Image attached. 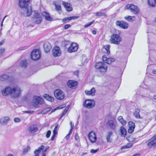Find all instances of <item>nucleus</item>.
Wrapping results in <instances>:
<instances>
[{"instance_id":"obj_35","label":"nucleus","mask_w":156,"mask_h":156,"mask_svg":"<svg viewBox=\"0 0 156 156\" xmlns=\"http://www.w3.org/2000/svg\"><path fill=\"white\" fill-rule=\"evenodd\" d=\"M104 48L105 50V52L108 55L110 54V51L109 50L110 45H105L104 46Z\"/></svg>"},{"instance_id":"obj_38","label":"nucleus","mask_w":156,"mask_h":156,"mask_svg":"<svg viewBox=\"0 0 156 156\" xmlns=\"http://www.w3.org/2000/svg\"><path fill=\"white\" fill-rule=\"evenodd\" d=\"M54 5L55 6V9L56 11H58L61 10V7L59 4L55 3Z\"/></svg>"},{"instance_id":"obj_33","label":"nucleus","mask_w":156,"mask_h":156,"mask_svg":"<svg viewBox=\"0 0 156 156\" xmlns=\"http://www.w3.org/2000/svg\"><path fill=\"white\" fill-rule=\"evenodd\" d=\"M125 19L127 21L132 22L135 20V17L134 16H127L125 17Z\"/></svg>"},{"instance_id":"obj_25","label":"nucleus","mask_w":156,"mask_h":156,"mask_svg":"<svg viewBox=\"0 0 156 156\" xmlns=\"http://www.w3.org/2000/svg\"><path fill=\"white\" fill-rule=\"evenodd\" d=\"M78 18V16H71L68 17H66L63 19L62 21L64 23H66L67 22H68L69 21L72 20L76 19Z\"/></svg>"},{"instance_id":"obj_4","label":"nucleus","mask_w":156,"mask_h":156,"mask_svg":"<svg viewBox=\"0 0 156 156\" xmlns=\"http://www.w3.org/2000/svg\"><path fill=\"white\" fill-rule=\"evenodd\" d=\"M55 97L58 100H63L65 97L64 93L60 89L55 90L54 92Z\"/></svg>"},{"instance_id":"obj_46","label":"nucleus","mask_w":156,"mask_h":156,"mask_svg":"<svg viewBox=\"0 0 156 156\" xmlns=\"http://www.w3.org/2000/svg\"><path fill=\"white\" fill-rule=\"evenodd\" d=\"M129 129L128 130V132L129 133H132L134 131V129L135 127H129Z\"/></svg>"},{"instance_id":"obj_49","label":"nucleus","mask_w":156,"mask_h":156,"mask_svg":"<svg viewBox=\"0 0 156 156\" xmlns=\"http://www.w3.org/2000/svg\"><path fill=\"white\" fill-rule=\"evenodd\" d=\"M51 132L50 130H49L48 131L46 134V137L47 138H48L50 137L51 134Z\"/></svg>"},{"instance_id":"obj_52","label":"nucleus","mask_w":156,"mask_h":156,"mask_svg":"<svg viewBox=\"0 0 156 156\" xmlns=\"http://www.w3.org/2000/svg\"><path fill=\"white\" fill-rule=\"evenodd\" d=\"M98 149H97L96 150L92 149L90 150V152L91 153H94L96 152L98 150Z\"/></svg>"},{"instance_id":"obj_59","label":"nucleus","mask_w":156,"mask_h":156,"mask_svg":"<svg viewBox=\"0 0 156 156\" xmlns=\"http://www.w3.org/2000/svg\"><path fill=\"white\" fill-rule=\"evenodd\" d=\"M34 112V111H26L25 112V113H27L29 114L32 113Z\"/></svg>"},{"instance_id":"obj_7","label":"nucleus","mask_w":156,"mask_h":156,"mask_svg":"<svg viewBox=\"0 0 156 156\" xmlns=\"http://www.w3.org/2000/svg\"><path fill=\"white\" fill-rule=\"evenodd\" d=\"M121 41V38L117 34H113L111 37L110 41L112 43L118 44Z\"/></svg>"},{"instance_id":"obj_29","label":"nucleus","mask_w":156,"mask_h":156,"mask_svg":"<svg viewBox=\"0 0 156 156\" xmlns=\"http://www.w3.org/2000/svg\"><path fill=\"white\" fill-rule=\"evenodd\" d=\"M140 110L138 109H135V111L133 113V115L137 119H141L142 118L140 117V115L139 114Z\"/></svg>"},{"instance_id":"obj_3","label":"nucleus","mask_w":156,"mask_h":156,"mask_svg":"<svg viewBox=\"0 0 156 156\" xmlns=\"http://www.w3.org/2000/svg\"><path fill=\"white\" fill-rule=\"evenodd\" d=\"M95 68L99 71L101 73H105L107 70V66L102 62H100L96 63L95 65Z\"/></svg>"},{"instance_id":"obj_32","label":"nucleus","mask_w":156,"mask_h":156,"mask_svg":"<svg viewBox=\"0 0 156 156\" xmlns=\"http://www.w3.org/2000/svg\"><path fill=\"white\" fill-rule=\"evenodd\" d=\"M117 119L119 121L123 126H124L126 124V121L123 119L122 116H119L118 117Z\"/></svg>"},{"instance_id":"obj_63","label":"nucleus","mask_w":156,"mask_h":156,"mask_svg":"<svg viewBox=\"0 0 156 156\" xmlns=\"http://www.w3.org/2000/svg\"><path fill=\"white\" fill-rule=\"evenodd\" d=\"M70 125L71 126V128H74V124L72 123V121L70 122Z\"/></svg>"},{"instance_id":"obj_26","label":"nucleus","mask_w":156,"mask_h":156,"mask_svg":"<svg viewBox=\"0 0 156 156\" xmlns=\"http://www.w3.org/2000/svg\"><path fill=\"white\" fill-rule=\"evenodd\" d=\"M44 147V146L43 145H42L37 149L34 152L35 154L34 156H39V154L40 153L41 151L43 150Z\"/></svg>"},{"instance_id":"obj_20","label":"nucleus","mask_w":156,"mask_h":156,"mask_svg":"<svg viewBox=\"0 0 156 156\" xmlns=\"http://www.w3.org/2000/svg\"><path fill=\"white\" fill-rule=\"evenodd\" d=\"M9 119L10 118L8 116L2 117L0 119V123L2 125H6Z\"/></svg>"},{"instance_id":"obj_42","label":"nucleus","mask_w":156,"mask_h":156,"mask_svg":"<svg viewBox=\"0 0 156 156\" xmlns=\"http://www.w3.org/2000/svg\"><path fill=\"white\" fill-rule=\"evenodd\" d=\"M82 58L81 59V62L82 65H83L84 63L87 60L86 56L85 55H82Z\"/></svg>"},{"instance_id":"obj_27","label":"nucleus","mask_w":156,"mask_h":156,"mask_svg":"<svg viewBox=\"0 0 156 156\" xmlns=\"http://www.w3.org/2000/svg\"><path fill=\"white\" fill-rule=\"evenodd\" d=\"M27 66V63L26 62V60L25 59L21 60L19 64V66L22 68H26Z\"/></svg>"},{"instance_id":"obj_14","label":"nucleus","mask_w":156,"mask_h":156,"mask_svg":"<svg viewBox=\"0 0 156 156\" xmlns=\"http://www.w3.org/2000/svg\"><path fill=\"white\" fill-rule=\"evenodd\" d=\"M116 24L117 26L124 29L127 28L128 27V24L123 21L118 20L116 22Z\"/></svg>"},{"instance_id":"obj_36","label":"nucleus","mask_w":156,"mask_h":156,"mask_svg":"<svg viewBox=\"0 0 156 156\" xmlns=\"http://www.w3.org/2000/svg\"><path fill=\"white\" fill-rule=\"evenodd\" d=\"M156 3V0H148V4L150 6L154 7Z\"/></svg>"},{"instance_id":"obj_17","label":"nucleus","mask_w":156,"mask_h":156,"mask_svg":"<svg viewBox=\"0 0 156 156\" xmlns=\"http://www.w3.org/2000/svg\"><path fill=\"white\" fill-rule=\"evenodd\" d=\"M102 59L104 62L105 63L110 65L112 62H114L115 59L113 58H108L105 55L102 57Z\"/></svg>"},{"instance_id":"obj_40","label":"nucleus","mask_w":156,"mask_h":156,"mask_svg":"<svg viewBox=\"0 0 156 156\" xmlns=\"http://www.w3.org/2000/svg\"><path fill=\"white\" fill-rule=\"evenodd\" d=\"M51 109V108H47L43 110L41 112V113L42 114H45L48 112H49Z\"/></svg>"},{"instance_id":"obj_30","label":"nucleus","mask_w":156,"mask_h":156,"mask_svg":"<svg viewBox=\"0 0 156 156\" xmlns=\"http://www.w3.org/2000/svg\"><path fill=\"white\" fill-rule=\"evenodd\" d=\"M43 97L45 99L49 101L53 102L54 101L53 98H52L51 97L47 94H44L43 95Z\"/></svg>"},{"instance_id":"obj_8","label":"nucleus","mask_w":156,"mask_h":156,"mask_svg":"<svg viewBox=\"0 0 156 156\" xmlns=\"http://www.w3.org/2000/svg\"><path fill=\"white\" fill-rule=\"evenodd\" d=\"M33 99V100L37 103H33V105L35 107H37L38 104L42 105L44 103V100L40 96H34Z\"/></svg>"},{"instance_id":"obj_10","label":"nucleus","mask_w":156,"mask_h":156,"mask_svg":"<svg viewBox=\"0 0 156 156\" xmlns=\"http://www.w3.org/2000/svg\"><path fill=\"white\" fill-rule=\"evenodd\" d=\"M34 15L33 19V21L37 24L40 23L42 20L41 16L37 11H34Z\"/></svg>"},{"instance_id":"obj_61","label":"nucleus","mask_w":156,"mask_h":156,"mask_svg":"<svg viewBox=\"0 0 156 156\" xmlns=\"http://www.w3.org/2000/svg\"><path fill=\"white\" fill-rule=\"evenodd\" d=\"M7 16H5L4 18H3V20H2V22H1V28H2V26L3 25V22L5 20V18L7 17Z\"/></svg>"},{"instance_id":"obj_43","label":"nucleus","mask_w":156,"mask_h":156,"mask_svg":"<svg viewBox=\"0 0 156 156\" xmlns=\"http://www.w3.org/2000/svg\"><path fill=\"white\" fill-rule=\"evenodd\" d=\"M69 41L65 40L62 41V44L64 46V47H66V46L69 44Z\"/></svg>"},{"instance_id":"obj_47","label":"nucleus","mask_w":156,"mask_h":156,"mask_svg":"<svg viewBox=\"0 0 156 156\" xmlns=\"http://www.w3.org/2000/svg\"><path fill=\"white\" fill-rule=\"evenodd\" d=\"M49 148V147L48 146H47L42 151V154H44L45 156H46V154L45 153V152L48 150Z\"/></svg>"},{"instance_id":"obj_28","label":"nucleus","mask_w":156,"mask_h":156,"mask_svg":"<svg viewBox=\"0 0 156 156\" xmlns=\"http://www.w3.org/2000/svg\"><path fill=\"white\" fill-rule=\"evenodd\" d=\"M28 130L31 133H34L37 130V126L35 125H33L31 126L29 128Z\"/></svg>"},{"instance_id":"obj_50","label":"nucleus","mask_w":156,"mask_h":156,"mask_svg":"<svg viewBox=\"0 0 156 156\" xmlns=\"http://www.w3.org/2000/svg\"><path fill=\"white\" fill-rule=\"evenodd\" d=\"M67 110H65L64 111H63L62 114L61 115V116L60 118V119H62V118L64 116L65 114H66V113L67 112Z\"/></svg>"},{"instance_id":"obj_16","label":"nucleus","mask_w":156,"mask_h":156,"mask_svg":"<svg viewBox=\"0 0 156 156\" xmlns=\"http://www.w3.org/2000/svg\"><path fill=\"white\" fill-rule=\"evenodd\" d=\"M147 143V147L148 148H151L152 147L154 149L156 148V142L153 141L149 139L146 142Z\"/></svg>"},{"instance_id":"obj_5","label":"nucleus","mask_w":156,"mask_h":156,"mask_svg":"<svg viewBox=\"0 0 156 156\" xmlns=\"http://www.w3.org/2000/svg\"><path fill=\"white\" fill-rule=\"evenodd\" d=\"M125 8L126 9H129L130 11L135 14H137L139 12V10L137 6L133 4H128L126 5Z\"/></svg>"},{"instance_id":"obj_62","label":"nucleus","mask_w":156,"mask_h":156,"mask_svg":"<svg viewBox=\"0 0 156 156\" xmlns=\"http://www.w3.org/2000/svg\"><path fill=\"white\" fill-rule=\"evenodd\" d=\"M56 134L53 133V135L52 136L51 138V140H53L54 139L55 136Z\"/></svg>"},{"instance_id":"obj_24","label":"nucleus","mask_w":156,"mask_h":156,"mask_svg":"<svg viewBox=\"0 0 156 156\" xmlns=\"http://www.w3.org/2000/svg\"><path fill=\"white\" fill-rule=\"evenodd\" d=\"M42 15L43 16L45 17V19L49 21H51L52 20V18L51 17L49 13L45 12H43L41 13Z\"/></svg>"},{"instance_id":"obj_34","label":"nucleus","mask_w":156,"mask_h":156,"mask_svg":"<svg viewBox=\"0 0 156 156\" xmlns=\"http://www.w3.org/2000/svg\"><path fill=\"white\" fill-rule=\"evenodd\" d=\"M107 9H105L102 10L101 11L96 13V16H105V12H102L103 11L107 10Z\"/></svg>"},{"instance_id":"obj_39","label":"nucleus","mask_w":156,"mask_h":156,"mask_svg":"<svg viewBox=\"0 0 156 156\" xmlns=\"http://www.w3.org/2000/svg\"><path fill=\"white\" fill-rule=\"evenodd\" d=\"M132 146V144L131 143H129L126 145H124L123 147H121V150L123 149H126L130 148Z\"/></svg>"},{"instance_id":"obj_1","label":"nucleus","mask_w":156,"mask_h":156,"mask_svg":"<svg viewBox=\"0 0 156 156\" xmlns=\"http://www.w3.org/2000/svg\"><path fill=\"white\" fill-rule=\"evenodd\" d=\"M22 92V90L20 87L18 86L12 87L8 86L2 91V94L3 96L6 97L9 95L13 99L19 97Z\"/></svg>"},{"instance_id":"obj_22","label":"nucleus","mask_w":156,"mask_h":156,"mask_svg":"<svg viewBox=\"0 0 156 156\" xmlns=\"http://www.w3.org/2000/svg\"><path fill=\"white\" fill-rule=\"evenodd\" d=\"M96 90L94 87L92 88L90 90H86L85 91V94L87 95L94 96L95 95V93Z\"/></svg>"},{"instance_id":"obj_9","label":"nucleus","mask_w":156,"mask_h":156,"mask_svg":"<svg viewBox=\"0 0 156 156\" xmlns=\"http://www.w3.org/2000/svg\"><path fill=\"white\" fill-rule=\"evenodd\" d=\"M95 104V102L94 100L87 99L85 101L83 105L84 107L90 109L94 107Z\"/></svg>"},{"instance_id":"obj_64","label":"nucleus","mask_w":156,"mask_h":156,"mask_svg":"<svg viewBox=\"0 0 156 156\" xmlns=\"http://www.w3.org/2000/svg\"><path fill=\"white\" fill-rule=\"evenodd\" d=\"M70 135H69V134H68L67 135H66V136L65 137V138H66V139L67 140H68V139L69 138L70 136Z\"/></svg>"},{"instance_id":"obj_53","label":"nucleus","mask_w":156,"mask_h":156,"mask_svg":"<svg viewBox=\"0 0 156 156\" xmlns=\"http://www.w3.org/2000/svg\"><path fill=\"white\" fill-rule=\"evenodd\" d=\"M151 140L154 141L156 140V133L151 138H150Z\"/></svg>"},{"instance_id":"obj_2","label":"nucleus","mask_w":156,"mask_h":156,"mask_svg":"<svg viewBox=\"0 0 156 156\" xmlns=\"http://www.w3.org/2000/svg\"><path fill=\"white\" fill-rule=\"evenodd\" d=\"M30 0H19V5L23 9L21 10V13L25 16H29L32 12L31 7L28 6V3Z\"/></svg>"},{"instance_id":"obj_37","label":"nucleus","mask_w":156,"mask_h":156,"mask_svg":"<svg viewBox=\"0 0 156 156\" xmlns=\"http://www.w3.org/2000/svg\"><path fill=\"white\" fill-rule=\"evenodd\" d=\"M120 131L122 135H126V131L124 127L122 126H121L120 129Z\"/></svg>"},{"instance_id":"obj_51","label":"nucleus","mask_w":156,"mask_h":156,"mask_svg":"<svg viewBox=\"0 0 156 156\" xmlns=\"http://www.w3.org/2000/svg\"><path fill=\"white\" fill-rule=\"evenodd\" d=\"M94 22V21H93L92 22H90L88 24H87L86 25H85L84 26V27L85 28L87 27H89L90 25H91Z\"/></svg>"},{"instance_id":"obj_12","label":"nucleus","mask_w":156,"mask_h":156,"mask_svg":"<svg viewBox=\"0 0 156 156\" xmlns=\"http://www.w3.org/2000/svg\"><path fill=\"white\" fill-rule=\"evenodd\" d=\"M89 140L91 142L95 143L97 139L95 132L94 131H91L90 132L88 135Z\"/></svg>"},{"instance_id":"obj_58","label":"nucleus","mask_w":156,"mask_h":156,"mask_svg":"<svg viewBox=\"0 0 156 156\" xmlns=\"http://www.w3.org/2000/svg\"><path fill=\"white\" fill-rule=\"evenodd\" d=\"M74 75L78 76L79 75V71H76L73 72Z\"/></svg>"},{"instance_id":"obj_23","label":"nucleus","mask_w":156,"mask_h":156,"mask_svg":"<svg viewBox=\"0 0 156 156\" xmlns=\"http://www.w3.org/2000/svg\"><path fill=\"white\" fill-rule=\"evenodd\" d=\"M113 133L112 132L109 131L107 133L106 135V138L107 142L108 143H110L112 142V140L111 138V136L112 135Z\"/></svg>"},{"instance_id":"obj_18","label":"nucleus","mask_w":156,"mask_h":156,"mask_svg":"<svg viewBox=\"0 0 156 156\" xmlns=\"http://www.w3.org/2000/svg\"><path fill=\"white\" fill-rule=\"evenodd\" d=\"M52 52L53 56L55 57L59 56L61 54L60 48L58 47H55L52 50Z\"/></svg>"},{"instance_id":"obj_13","label":"nucleus","mask_w":156,"mask_h":156,"mask_svg":"<svg viewBox=\"0 0 156 156\" xmlns=\"http://www.w3.org/2000/svg\"><path fill=\"white\" fill-rule=\"evenodd\" d=\"M78 49L77 44L76 43H72L69 47L68 49V51L69 53H72L76 51Z\"/></svg>"},{"instance_id":"obj_15","label":"nucleus","mask_w":156,"mask_h":156,"mask_svg":"<svg viewBox=\"0 0 156 156\" xmlns=\"http://www.w3.org/2000/svg\"><path fill=\"white\" fill-rule=\"evenodd\" d=\"M67 84L69 87L72 89H74L76 87L78 83L75 80H69L67 82Z\"/></svg>"},{"instance_id":"obj_21","label":"nucleus","mask_w":156,"mask_h":156,"mask_svg":"<svg viewBox=\"0 0 156 156\" xmlns=\"http://www.w3.org/2000/svg\"><path fill=\"white\" fill-rule=\"evenodd\" d=\"M62 4L67 11L70 12L72 10L73 8L70 3L65 2H63Z\"/></svg>"},{"instance_id":"obj_45","label":"nucleus","mask_w":156,"mask_h":156,"mask_svg":"<svg viewBox=\"0 0 156 156\" xmlns=\"http://www.w3.org/2000/svg\"><path fill=\"white\" fill-rule=\"evenodd\" d=\"M129 127H135V123L132 122H129L128 123Z\"/></svg>"},{"instance_id":"obj_44","label":"nucleus","mask_w":156,"mask_h":156,"mask_svg":"<svg viewBox=\"0 0 156 156\" xmlns=\"http://www.w3.org/2000/svg\"><path fill=\"white\" fill-rule=\"evenodd\" d=\"M30 149V147L29 146H27L24 149L23 151V153L24 154L27 153Z\"/></svg>"},{"instance_id":"obj_60","label":"nucleus","mask_w":156,"mask_h":156,"mask_svg":"<svg viewBox=\"0 0 156 156\" xmlns=\"http://www.w3.org/2000/svg\"><path fill=\"white\" fill-rule=\"evenodd\" d=\"M71 26L69 24H66L64 28L66 29H67L69 27H70Z\"/></svg>"},{"instance_id":"obj_19","label":"nucleus","mask_w":156,"mask_h":156,"mask_svg":"<svg viewBox=\"0 0 156 156\" xmlns=\"http://www.w3.org/2000/svg\"><path fill=\"white\" fill-rule=\"evenodd\" d=\"M44 50L46 52H49L51 48L50 44L48 42H45L43 45Z\"/></svg>"},{"instance_id":"obj_31","label":"nucleus","mask_w":156,"mask_h":156,"mask_svg":"<svg viewBox=\"0 0 156 156\" xmlns=\"http://www.w3.org/2000/svg\"><path fill=\"white\" fill-rule=\"evenodd\" d=\"M9 77L8 75L6 74H3L0 76V80L1 81H4L7 80Z\"/></svg>"},{"instance_id":"obj_41","label":"nucleus","mask_w":156,"mask_h":156,"mask_svg":"<svg viewBox=\"0 0 156 156\" xmlns=\"http://www.w3.org/2000/svg\"><path fill=\"white\" fill-rule=\"evenodd\" d=\"M5 49L4 48L2 47L0 48V57L3 55L5 52Z\"/></svg>"},{"instance_id":"obj_54","label":"nucleus","mask_w":156,"mask_h":156,"mask_svg":"<svg viewBox=\"0 0 156 156\" xmlns=\"http://www.w3.org/2000/svg\"><path fill=\"white\" fill-rule=\"evenodd\" d=\"M14 121L16 122H18L20 121V119L18 118H15L14 119Z\"/></svg>"},{"instance_id":"obj_48","label":"nucleus","mask_w":156,"mask_h":156,"mask_svg":"<svg viewBox=\"0 0 156 156\" xmlns=\"http://www.w3.org/2000/svg\"><path fill=\"white\" fill-rule=\"evenodd\" d=\"M58 125L57 124V125H56L53 130V133H54V134H57V128L58 127Z\"/></svg>"},{"instance_id":"obj_57","label":"nucleus","mask_w":156,"mask_h":156,"mask_svg":"<svg viewBox=\"0 0 156 156\" xmlns=\"http://www.w3.org/2000/svg\"><path fill=\"white\" fill-rule=\"evenodd\" d=\"M5 41V39H4L2 40L0 42V46L4 44Z\"/></svg>"},{"instance_id":"obj_55","label":"nucleus","mask_w":156,"mask_h":156,"mask_svg":"<svg viewBox=\"0 0 156 156\" xmlns=\"http://www.w3.org/2000/svg\"><path fill=\"white\" fill-rule=\"evenodd\" d=\"M66 106V105L64 104L62 105H60L57 108H59V109H62L63 108L65 107Z\"/></svg>"},{"instance_id":"obj_56","label":"nucleus","mask_w":156,"mask_h":156,"mask_svg":"<svg viewBox=\"0 0 156 156\" xmlns=\"http://www.w3.org/2000/svg\"><path fill=\"white\" fill-rule=\"evenodd\" d=\"M75 139L77 141L79 140V137L78 135V133L76 134L75 135Z\"/></svg>"},{"instance_id":"obj_11","label":"nucleus","mask_w":156,"mask_h":156,"mask_svg":"<svg viewBox=\"0 0 156 156\" xmlns=\"http://www.w3.org/2000/svg\"><path fill=\"white\" fill-rule=\"evenodd\" d=\"M106 124L111 129L113 130H116L117 123L115 121L111 119L107 121Z\"/></svg>"},{"instance_id":"obj_6","label":"nucleus","mask_w":156,"mask_h":156,"mask_svg":"<svg viewBox=\"0 0 156 156\" xmlns=\"http://www.w3.org/2000/svg\"><path fill=\"white\" fill-rule=\"evenodd\" d=\"M31 58L34 60L39 59L41 57V53L38 49L34 50L31 54Z\"/></svg>"}]
</instances>
